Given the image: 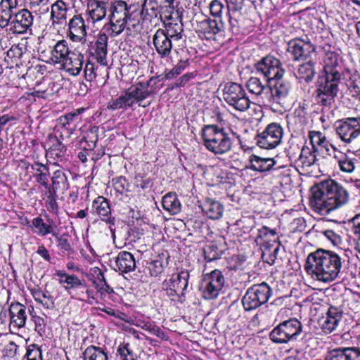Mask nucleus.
<instances>
[{
  "instance_id": "obj_12",
  "label": "nucleus",
  "mask_w": 360,
  "mask_h": 360,
  "mask_svg": "<svg viewBox=\"0 0 360 360\" xmlns=\"http://www.w3.org/2000/svg\"><path fill=\"white\" fill-rule=\"evenodd\" d=\"M224 277L218 269L204 276L201 283L202 296L206 300H212L219 294L224 285Z\"/></svg>"
},
{
  "instance_id": "obj_56",
  "label": "nucleus",
  "mask_w": 360,
  "mask_h": 360,
  "mask_svg": "<svg viewBox=\"0 0 360 360\" xmlns=\"http://www.w3.org/2000/svg\"><path fill=\"white\" fill-rule=\"evenodd\" d=\"M342 18L343 20V22H340L339 20V28L341 29L342 31L347 32L350 30L349 27L352 25H354V27L356 30V32L359 37H360V21L354 22V21L351 18H348L347 20L345 19L343 17Z\"/></svg>"
},
{
  "instance_id": "obj_51",
  "label": "nucleus",
  "mask_w": 360,
  "mask_h": 360,
  "mask_svg": "<svg viewBox=\"0 0 360 360\" xmlns=\"http://www.w3.org/2000/svg\"><path fill=\"white\" fill-rule=\"evenodd\" d=\"M112 185L115 191L120 194L129 191V183L127 179L123 176H120L112 180Z\"/></svg>"
},
{
  "instance_id": "obj_46",
  "label": "nucleus",
  "mask_w": 360,
  "mask_h": 360,
  "mask_svg": "<svg viewBox=\"0 0 360 360\" xmlns=\"http://www.w3.org/2000/svg\"><path fill=\"white\" fill-rule=\"evenodd\" d=\"M281 250V243L274 239L271 242H266L263 255H268L269 260L267 262L270 264H274Z\"/></svg>"
},
{
  "instance_id": "obj_1",
  "label": "nucleus",
  "mask_w": 360,
  "mask_h": 360,
  "mask_svg": "<svg viewBox=\"0 0 360 360\" xmlns=\"http://www.w3.org/2000/svg\"><path fill=\"white\" fill-rule=\"evenodd\" d=\"M304 269L318 281H332L338 276V255L330 250L318 249L308 255Z\"/></svg>"
},
{
  "instance_id": "obj_13",
  "label": "nucleus",
  "mask_w": 360,
  "mask_h": 360,
  "mask_svg": "<svg viewBox=\"0 0 360 360\" xmlns=\"http://www.w3.org/2000/svg\"><path fill=\"white\" fill-rule=\"evenodd\" d=\"M283 136V129L277 123H271L256 136L257 144L262 148L271 149L277 146Z\"/></svg>"
},
{
  "instance_id": "obj_7",
  "label": "nucleus",
  "mask_w": 360,
  "mask_h": 360,
  "mask_svg": "<svg viewBox=\"0 0 360 360\" xmlns=\"http://www.w3.org/2000/svg\"><path fill=\"white\" fill-rule=\"evenodd\" d=\"M302 330L300 321L296 319L284 321L275 327L269 333L270 340L276 344H285L297 340Z\"/></svg>"
},
{
  "instance_id": "obj_39",
  "label": "nucleus",
  "mask_w": 360,
  "mask_h": 360,
  "mask_svg": "<svg viewBox=\"0 0 360 360\" xmlns=\"http://www.w3.org/2000/svg\"><path fill=\"white\" fill-rule=\"evenodd\" d=\"M51 180V186L48 184V188H45L48 192H52L55 195L58 190H67L68 188V177L63 171H56L53 174Z\"/></svg>"
},
{
  "instance_id": "obj_29",
  "label": "nucleus",
  "mask_w": 360,
  "mask_h": 360,
  "mask_svg": "<svg viewBox=\"0 0 360 360\" xmlns=\"http://www.w3.org/2000/svg\"><path fill=\"white\" fill-rule=\"evenodd\" d=\"M249 161L250 162L249 168L253 171L259 172H265L271 170V169H278L283 167L282 166H278L276 168H274V166L276 165V161L273 158H261L254 154L250 156Z\"/></svg>"
},
{
  "instance_id": "obj_35",
  "label": "nucleus",
  "mask_w": 360,
  "mask_h": 360,
  "mask_svg": "<svg viewBox=\"0 0 360 360\" xmlns=\"http://www.w3.org/2000/svg\"><path fill=\"white\" fill-rule=\"evenodd\" d=\"M47 221L49 224H46L43 219L39 217H35L32 219V226L36 229L35 232L41 236H45L48 234H52L53 236H57V233L55 231L56 226L54 224L53 219L48 218Z\"/></svg>"
},
{
  "instance_id": "obj_30",
  "label": "nucleus",
  "mask_w": 360,
  "mask_h": 360,
  "mask_svg": "<svg viewBox=\"0 0 360 360\" xmlns=\"http://www.w3.org/2000/svg\"><path fill=\"white\" fill-rule=\"evenodd\" d=\"M116 266L121 273H129L135 270L136 260L134 255L127 251H121L118 253L116 260Z\"/></svg>"
},
{
  "instance_id": "obj_62",
  "label": "nucleus",
  "mask_w": 360,
  "mask_h": 360,
  "mask_svg": "<svg viewBox=\"0 0 360 360\" xmlns=\"http://www.w3.org/2000/svg\"><path fill=\"white\" fill-rule=\"evenodd\" d=\"M141 328L143 330L148 331L150 334L156 335L157 337L162 338L164 335L163 331L158 326L152 323H143V326H141Z\"/></svg>"
},
{
  "instance_id": "obj_20",
  "label": "nucleus",
  "mask_w": 360,
  "mask_h": 360,
  "mask_svg": "<svg viewBox=\"0 0 360 360\" xmlns=\"http://www.w3.org/2000/svg\"><path fill=\"white\" fill-rule=\"evenodd\" d=\"M153 44L157 53L160 58H167L171 55L174 46V41L169 39L163 30L158 29L153 36Z\"/></svg>"
},
{
  "instance_id": "obj_25",
  "label": "nucleus",
  "mask_w": 360,
  "mask_h": 360,
  "mask_svg": "<svg viewBox=\"0 0 360 360\" xmlns=\"http://www.w3.org/2000/svg\"><path fill=\"white\" fill-rule=\"evenodd\" d=\"M46 157L53 160L60 159L65 156L67 153L66 146L54 134H50L46 142Z\"/></svg>"
},
{
  "instance_id": "obj_60",
  "label": "nucleus",
  "mask_w": 360,
  "mask_h": 360,
  "mask_svg": "<svg viewBox=\"0 0 360 360\" xmlns=\"http://www.w3.org/2000/svg\"><path fill=\"white\" fill-rule=\"evenodd\" d=\"M127 23V20H122L119 22H116L114 20L112 21V20H109V24L110 25L112 34L113 36H117L120 34L124 31Z\"/></svg>"
},
{
  "instance_id": "obj_38",
  "label": "nucleus",
  "mask_w": 360,
  "mask_h": 360,
  "mask_svg": "<svg viewBox=\"0 0 360 360\" xmlns=\"http://www.w3.org/2000/svg\"><path fill=\"white\" fill-rule=\"evenodd\" d=\"M339 312V322H343L345 323V326L343 328V330L345 332L341 335V337L339 338L341 342L339 343V347H352L353 345L352 337L350 333V328L352 325L355 323V321L349 316H340Z\"/></svg>"
},
{
  "instance_id": "obj_45",
  "label": "nucleus",
  "mask_w": 360,
  "mask_h": 360,
  "mask_svg": "<svg viewBox=\"0 0 360 360\" xmlns=\"http://www.w3.org/2000/svg\"><path fill=\"white\" fill-rule=\"evenodd\" d=\"M31 169L37 172L36 176V181L37 183L42 185L44 188H48L49 169L46 165L35 162L31 165Z\"/></svg>"
},
{
  "instance_id": "obj_52",
  "label": "nucleus",
  "mask_w": 360,
  "mask_h": 360,
  "mask_svg": "<svg viewBox=\"0 0 360 360\" xmlns=\"http://www.w3.org/2000/svg\"><path fill=\"white\" fill-rule=\"evenodd\" d=\"M188 65V60H180L172 70L165 73L167 79H172L180 75Z\"/></svg>"
},
{
  "instance_id": "obj_33",
  "label": "nucleus",
  "mask_w": 360,
  "mask_h": 360,
  "mask_svg": "<svg viewBox=\"0 0 360 360\" xmlns=\"http://www.w3.org/2000/svg\"><path fill=\"white\" fill-rule=\"evenodd\" d=\"M315 62L310 58L307 62L303 63L299 65L297 71L295 73V77L301 82L304 81L307 83L311 82L315 75L316 71L314 68Z\"/></svg>"
},
{
  "instance_id": "obj_6",
  "label": "nucleus",
  "mask_w": 360,
  "mask_h": 360,
  "mask_svg": "<svg viewBox=\"0 0 360 360\" xmlns=\"http://www.w3.org/2000/svg\"><path fill=\"white\" fill-rule=\"evenodd\" d=\"M143 92L131 86L122 92L116 98H112L107 104V108L110 110L133 109L135 104L142 108L149 106L151 101L143 102Z\"/></svg>"
},
{
  "instance_id": "obj_32",
  "label": "nucleus",
  "mask_w": 360,
  "mask_h": 360,
  "mask_svg": "<svg viewBox=\"0 0 360 360\" xmlns=\"http://www.w3.org/2000/svg\"><path fill=\"white\" fill-rule=\"evenodd\" d=\"M108 37L105 33L98 34L95 43V53L97 62L102 65H107Z\"/></svg>"
},
{
  "instance_id": "obj_59",
  "label": "nucleus",
  "mask_w": 360,
  "mask_h": 360,
  "mask_svg": "<svg viewBox=\"0 0 360 360\" xmlns=\"http://www.w3.org/2000/svg\"><path fill=\"white\" fill-rule=\"evenodd\" d=\"M342 223L344 224H347L354 233H360V214L352 216L348 219L347 222L343 220Z\"/></svg>"
},
{
  "instance_id": "obj_53",
  "label": "nucleus",
  "mask_w": 360,
  "mask_h": 360,
  "mask_svg": "<svg viewBox=\"0 0 360 360\" xmlns=\"http://www.w3.org/2000/svg\"><path fill=\"white\" fill-rule=\"evenodd\" d=\"M153 78L148 79L146 82H139L136 85H132L131 86L140 90V91L143 92V102L145 103V100L154 94V91L153 90H149L148 87L150 85L151 82L153 81Z\"/></svg>"
},
{
  "instance_id": "obj_63",
  "label": "nucleus",
  "mask_w": 360,
  "mask_h": 360,
  "mask_svg": "<svg viewBox=\"0 0 360 360\" xmlns=\"http://www.w3.org/2000/svg\"><path fill=\"white\" fill-rule=\"evenodd\" d=\"M32 321L34 324V330L42 335L46 326L44 319L39 316H32Z\"/></svg>"
},
{
  "instance_id": "obj_5",
  "label": "nucleus",
  "mask_w": 360,
  "mask_h": 360,
  "mask_svg": "<svg viewBox=\"0 0 360 360\" xmlns=\"http://www.w3.org/2000/svg\"><path fill=\"white\" fill-rule=\"evenodd\" d=\"M341 73L339 72V90L343 93L341 102L345 103V95L352 96L354 98L360 93V75L354 70V65L349 57L341 58Z\"/></svg>"
},
{
  "instance_id": "obj_49",
  "label": "nucleus",
  "mask_w": 360,
  "mask_h": 360,
  "mask_svg": "<svg viewBox=\"0 0 360 360\" xmlns=\"http://www.w3.org/2000/svg\"><path fill=\"white\" fill-rule=\"evenodd\" d=\"M339 360H360V350L354 347H339Z\"/></svg>"
},
{
  "instance_id": "obj_10",
  "label": "nucleus",
  "mask_w": 360,
  "mask_h": 360,
  "mask_svg": "<svg viewBox=\"0 0 360 360\" xmlns=\"http://www.w3.org/2000/svg\"><path fill=\"white\" fill-rule=\"evenodd\" d=\"M269 82L267 88L268 94L264 98V104L278 108L283 106L288 96L291 85L290 83L282 79H274Z\"/></svg>"
},
{
  "instance_id": "obj_50",
  "label": "nucleus",
  "mask_w": 360,
  "mask_h": 360,
  "mask_svg": "<svg viewBox=\"0 0 360 360\" xmlns=\"http://www.w3.org/2000/svg\"><path fill=\"white\" fill-rule=\"evenodd\" d=\"M98 131V127L96 126L92 127L90 130V134H88L87 136H84L82 141L81 143L85 142L86 146H84V148L85 150H93L96 144L98 141L97 132Z\"/></svg>"
},
{
  "instance_id": "obj_64",
  "label": "nucleus",
  "mask_w": 360,
  "mask_h": 360,
  "mask_svg": "<svg viewBox=\"0 0 360 360\" xmlns=\"http://www.w3.org/2000/svg\"><path fill=\"white\" fill-rule=\"evenodd\" d=\"M95 70H96V68L94 67V63H90V62H88L87 63H86V65L84 69V73L85 79L87 81L91 82L96 78V73Z\"/></svg>"
},
{
  "instance_id": "obj_14",
  "label": "nucleus",
  "mask_w": 360,
  "mask_h": 360,
  "mask_svg": "<svg viewBox=\"0 0 360 360\" xmlns=\"http://www.w3.org/2000/svg\"><path fill=\"white\" fill-rule=\"evenodd\" d=\"M195 32L201 39L212 40L215 39L217 34L224 32V23L221 20H212L205 18L196 21Z\"/></svg>"
},
{
  "instance_id": "obj_48",
  "label": "nucleus",
  "mask_w": 360,
  "mask_h": 360,
  "mask_svg": "<svg viewBox=\"0 0 360 360\" xmlns=\"http://www.w3.org/2000/svg\"><path fill=\"white\" fill-rule=\"evenodd\" d=\"M32 295L34 300L47 309H52L54 307V302L51 295H46L40 289H34L32 290Z\"/></svg>"
},
{
  "instance_id": "obj_44",
  "label": "nucleus",
  "mask_w": 360,
  "mask_h": 360,
  "mask_svg": "<svg viewBox=\"0 0 360 360\" xmlns=\"http://www.w3.org/2000/svg\"><path fill=\"white\" fill-rule=\"evenodd\" d=\"M338 308L330 306L326 313V318L322 325V329L326 333L335 330L338 325Z\"/></svg>"
},
{
  "instance_id": "obj_47",
  "label": "nucleus",
  "mask_w": 360,
  "mask_h": 360,
  "mask_svg": "<svg viewBox=\"0 0 360 360\" xmlns=\"http://www.w3.org/2000/svg\"><path fill=\"white\" fill-rule=\"evenodd\" d=\"M84 360H108L105 352L98 347L89 346L83 353Z\"/></svg>"
},
{
  "instance_id": "obj_11",
  "label": "nucleus",
  "mask_w": 360,
  "mask_h": 360,
  "mask_svg": "<svg viewBox=\"0 0 360 360\" xmlns=\"http://www.w3.org/2000/svg\"><path fill=\"white\" fill-rule=\"evenodd\" d=\"M256 72L266 78V83L273 82L274 79H282L285 70L281 61L276 57L268 55L255 64Z\"/></svg>"
},
{
  "instance_id": "obj_3",
  "label": "nucleus",
  "mask_w": 360,
  "mask_h": 360,
  "mask_svg": "<svg viewBox=\"0 0 360 360\" xmlns=\"http://www.w3.org/2000/svg\"><path fill=\"white\" fill-rule=\"evenodd\" d=\"M309 205L322 215L330 214L338 208V183L331 179L323 181L310 189Z\"/></svg>"
},
{
  "instance_id": "obj_37",
  "label": "nucleus",
  "mask_w": 360,
  "mask_h": 360,
  "mask_svg": "<svg viewBox=\"0 0 360 360\" xmlns=\"http://www.w3.org/2000/svg\"><path fill=\"white\" fill-rule=\"evenodd\" d=\"M72 51L69 49L68 43L66 40H60L54 46L51 51V59L54 63H62L70 55Z\"/></svg>"
},
{
  "instance_id": "obj_36",
  "label": "nucleus",
  "mask_w": 360,
  "mask_h": 360,
  "mask_svg": "<svg viewBox=\"0 0 360 360\" xmlns=\"http://www.w3.org/2000/svg\"><path fill=\"white\" fill-rule=\"evenodd\" d=\"M189 273L188 271H181L176 275H173L170 279L169 286L174 293H177L181 290V295H184V291L188 286Z\"/></svg>"
},
{
  "instance_id": "obj_21",
  "label": "nucleus",
  "mask_w": 360,
  "mask_h": 360,
  "mask_svg": "<svg viewBox=\"0 0 360 360\" xmlns=\"http://www.w3.org/2000/svg\"><path fill=\"white\" fill-rule=\"evenodd\" d=\"M56 275L60 278L59 283L60 284H66V285L64 286L65 290H68L73 288H80L85 290H82L81 293L79 294V300H84L85 294L87 295V297H90L91 292L86 288V285H84V281H81L76 275L68 274L65 271L60 270L57 271L56 272Z\"/></svg>"
},
{
  "instance_id": "obj_27",
  "label": "nucleus",
  "mask_w": 360,
  "mask_h": 360,
  "mask_svg": "<svg viewBox=\"0 0 360 360\" xmlns=\"http://www.w3.org/2000/svg\"><path fill=\"white\" fill-rule=\"evenodd\" d=\"M129 8L124 1L115 0L108 4L109 15L108 18L116 22L122 20H128L131 17L129 13Z\"/></svg>"
},
{
  "instance_id": "obj_40",
  "label": "nucleus",
  "mask_w": 360,
  "mask_h": 360,
  "mask_svg": "<svg viewBox=\"0 0 360 360\" xmlns=\"http://www.w3.org/2000/svg\"><path fill=\"white\" fill-rule=\"evenodd\" d=\"M246 87L251 94L259 96L264 103V98L268 94V83L264 85L259 78L256 77H251L246 83Z\"/></svg>"
},
{
  "instance_id": "obj_41",
  "label": "nucleus",
  "mask_w": 360,
  "mask_h": 360,
  "mask_svg": "<svg viewBox=\"0 0 360 360\" xmlns=\"http://www.w3.org/2000/svg\"><path fill=\"white\" fill-rule=\"evenodd\" d=\"M202 210L209 218L218 219L222 216L224 207L219 202L209 199L205 202Z\"/></svg>"
},
{
  "instance_id": "obj_34",
  "label": "nucleus",
  "mask_w": 360,
  "mask_h": 360,
  "mask_svg": "<svg viewBox=\"0 0 360 360\" xmlns=\"http://www.w3.org/2000/svg\"><path fill=\"white\" fill-rule=\"evenodd\" d=\"M226 250L221 240H215L207 245L203 248L205 259L208 262H212L221 258Z\"/></svg>"
},
{
  "instance_id": "obj_22",
  "label": "nucleus",
  "mask_w": 360,
  "mask_h": 360,
  "mask_svg": "<svg viewBox=\"0 0 360 360\" xmlns=\"http://www.w3.org/2000/svg\"><path fill=\"white\" fill-rule=\"evenodd\" d=\"M310 145H313L314 151L318 155L326 158L329 156H333L336 158V148L334 145L330 143L324 137H321V133L314 132L313 134L309 135Z\"/></svg>"
},
{
  "instance_id": "obj_4",
  "label": "nucleus",
  "mask_w": 360,
  "mask_h": 360,
  "mask_svg": "<svg viewBox=\"0 0 360 360\" xmlns=\"http://www.w3.org/2000/svg\"><path fill=\"white\" fill-rule=\"evenodd\" d=\"M201 136L205 147L215 155H224L232 149L233 139L223 127L216 124L205 125Z\"/></svg>"
},
{
  "instance_id": "obj_31",
  "label": "nucleus",
  "mask_w": 360,
  "mask_h": 360,
  "mask_svg": "<svg viewBox=\"0 0 360 360\" xmlns=\"http://www.w3.org/2000/svg\"><path fill=\"white\" fill-rule=\"evenodd\" d=\"M92 207L102 220L110 224H114L110 217L111 210L110 205L105 198L103 196L97 197L93 201Z\"/></svg>"
},
{
  "instance_id": "obj_19",
  "label": "nucleus",
  "mask_w": 360,
  "mask_h": 360,
  "mask_svg": "<svg viewBox=\"0 0 360 360\" xmlns=\"http://www.w3.org/2000/svg\"><path fill=\"white\" fill-rule=\"evenodd\" d=\"M34 17L27 9H22L14 14L12 20L11 30L15 34L26 33L33 25Z\"/></svg>"
},
{
  "instance_id": "obj_23",
  "label": "nucleus",
  "mask_w": 360,
  "mask_h": 360,
  "mask_svg": "<svg viewBox=\"0 0 360 360\" xmlns=\"http://www.w3.org/2000/svg\"><path fill=\"white\" fill-rule=\"evenodd\" d=\"M84 56L80 51L75 49L68 55L61 64L62 69L72 76L79 75L83 68Z\"/></svg>"
},
{
  "instance_id": "obj_16",
  "label": "nucleus",
  "mask_w": 360,
  "mask_h": 360,
  "mask_svg": "<svg viewBox=\"0 0 360 360\" xmlns=\"http://www.w3.org/2000/svg\"><path fill=\"white\" fill-rule=\"evenodd\" d=\"M360 135V117L339 119V137L349 143Z\"/></svg>"
},
{
  "instance_id": "obj_18",
  "label": "nucleus",
  "mask_w": 360,
  "mask_h": 360,
  "mask_svg": "<svg viewBox=\"0 0 360 360\" xmlns=\"http://www.w3.org/2000/svg\"><path fill=\"white\" fill-rule=\"evenodd\" d=\"M68 36L74 42H86V27L84 18L80 15H74L69 21Z\"/></svg>"
},
{
  "instance_id": "obj_24",
  "label": "nucleus",
  "mask_w": 360,
  "mask_h": 360,
  "mask_svg": "<svg viewBox=\"0 0 360 360\" xmlns=\"http://www.w3.org/2000/svg\"><path fill=\"white\" fill-rule=\"evenodd\" d=\"M109 0H87V13L93 23L107 16Z\"/></svg>"
},
{
  "instance_id": "obj_55",
  "label": "nucleus",
  "mask_w": 360,
  "mask_h": 360,
  "mask_svg": "<svg viewBox=\"0 0 360 360\" xmlns=\"http://www.w3.org/2000/svg\"><path fill=\"white\" fill-rule=\"evenodd\" d=\"M47 200L46 202V207L48 211L56 214L58 211V205L56 201L57 193L53 195L52 192L47 191Z\"/></svg>"
},
{
  "instance_id": "obj_57",
  "label": "nucleus",
  "mask_w": 360,
  "mask_h": 360,
  "mask_svg": "<svg viewBox=\"0 0 360 360\" xmlns=\"http://www.w3.org/2000/svg\"><path fill=\"white\" fill-rule=\"evenodd\" d=\"M55 237L56 238L58 241V247L62 252H73L72 245L68 240V236L63 235L58 237L57 235Z\"/></svg>"
},
{
  "instance_id": "obj_61",
  "label": "nucleus",
  "mask_w": 360,
  "mask_h": 360,
  "mask_svg": "<svg viewBox=\"0 0 360 360\" xmlns=\"http://www.w3.org/2000/svg\"><path fill=\"white\" fill-rule=\"evenodd\" d=\"M129 344H126L123 347L118 348L117 352L120 354L122 360H136V356L129 349Z\"/></svg>"
},
{
  "instance_id": "obj_26",
  "label": "nucleus",
  "mask_w": 360,
  "mask_h": 360,
  "mask_svg": "<svg viewBox=\"0 0 360 360\" xmlns=\"http://www.w3.org/2000/svg\"><path fill=\"white\" fill-rule=\"evenodd\" d=\"M10 327L22 328L25 326L27 311L25 305L19 303H11L9 307Z\"/></svg>"
},
{
  "instance_id": "obj_28",
  "label": "nucleus",
  "mask_w": 360,
  "mask_h": 360,
  "mask_svg": "<svg viewBox=\"0 0 360 360\" xmlns=\"http://www.w3.org/2000/svg\"><path fill=\"white\" fill-rule=\"evenodd\" d=\"M310 146L311 147L304 146L302 148L299 158L296 160L297 166L300 167L302 172H308L309 167L314 165L316 160V155L318 154L314 151L313 145Z\"/></svg>"
},
{
  "instance_id": "obj_9",
  "label": "nucleus",
  "mask_w": 360,
  "mask_h": 360,
  "mask_svg": "<svg viewBox=\"0 0 360 360\" xmlns=\"http://www.w3.org/2000/svg\"><path fill=\"white\" fill-rule=\"evenodd\" d=\"M224 101L236 110L243 112L250 105V101L243 86L236 82H227L223 89Z\"/></svg>"
},
{
  "instance_id": "obj_43",
  "label": "nucleus",
  "mask_w": 360,
  "mask_h": 360,
  "mask_svg": "<svg viewBox=\"0 0 360 360\" xmlns=\"http://www.w3.org/2000/svg\"><path fill=\"white\" fill-rule=\"evenodd\" d=\"M163 208L172 214H178L181 211V203L176 193H168L162 200Z\"/></svg>"
},
{
  "instance_id": "obj_58",
  "label": "nucleus",
  "mask_w": 360,
  "mask_h": 360,
  "mask_svg": "<svg viewBox=\"0 0 360 360\" xmlns=\"http://www.w3.org/2000/svg\"><path fill=\"white\" fill-rule=\"evenodd\" d=\"M224 5L219 0H213L210 4V13L212 16L219 18L221 20V13L224 9Z\"/></svg>"
},
{
  "instance_id": "obj_15",
  "label": "nucleus",
  "mask_w": 360,
  "mask_h": 360,
  "mask_svg": "<svg viewBox=\"0 0 360 360\" xmlns=\"http://www.w3.org/2000/svg\"><path fill=\"white\" fill-rule=\"evenodd\" d=\"M287 51L295 60L310 59L312 55H315V47L311 42L297 38L288 43Z\"/></svg>"
},
{
  "instance_id": "obj_8",
  "label": "nucleus",
  "mask_w": 360,
  "mask_h": 360,
  "mask_svg": "<svg viewBox=\"0 0 360 360\" xmlns=\"http://www.w3.org/2000/svg\"><path fill=\"white\" fill-rule=\"evenodd\" d=\"M272 295V289L265 282L255 284L249 288L242 299L245 311L255 309L266 304Z\"/></svg>"
},
{
  "instance_id": "obj_2",
  "label": "nucleus",
  "mask_w": 360,
  "mask_h": 360,
  "mask_svg": "<svg viewBox=\"0 0 360 360\" xmlns=\"http://www.w3.org/2000/svg\"><path fill=\"white\" fill-rule=\"evenodd\" d=\"M324 82L317 89V101L325 107L335 108L338 93V54L328 51L324 58Z\"/></svg>"
},
{
  "instance_id": "obj_54",
  "label": "nucleus",
  "mask_w": 360,
  "mask_h": 360,
  "mask_svg": "<svg viewBox=\"0 0 360 360\" xmlns=\"http://www.w3.org/2000/svg\"><path fill=\"white\" fill-rule=\"evenodd\" d=\"M26 356L27 360H42L40 347L35 344L30 345L27 349Z\"/></svg>"
},
{
  "instance_id": "obj_17",
  "label": "nucleus",
  "mask_w": 360,
  "mask_h": 360,
  "mask_svg": "<svg viewBox=\"0 0 360 360\" xmlns=\"http://www.w3.org/2000/svg\"><path fill=\"white\" fill-rule=\"evenodd\" d=\"M177 12V18L179 20H174L172 17L169 19L168 22H164V28H159L163 30L165 34L174 41V46L179 47L185 42V36L184 34V25L181 22V16Z\"/></svg>"
},
{
  "instance_id": "obj_42",
  "label": "nucleus",
  "mask_w": 360,
  "mask_h": 360,
  "mask_svg": "<svg viewBox=\"0 0 360 360\" xmlns=\"http://www.w3.org/2000/svg\"><path fill=\"white\" fill-rule=\"evenodd\" d=\"M67 11L66 4L62 0H58L52 4L51 18L53 20V23H63L66 19Z\"/></svg>"
}]
</instances>
